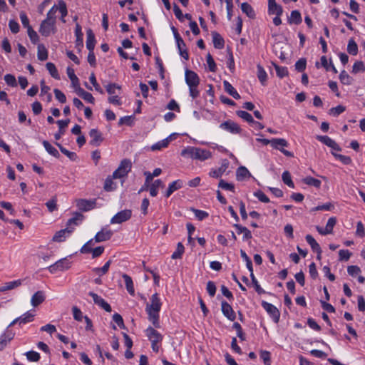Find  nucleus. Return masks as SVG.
I'll list each match as a JSON object with an SVG mask.
<instances>
[{
  "instance_id": "obj_41",
  "label": "nucleus",
  "mask_w": 365,
  "mask_h": 365,
  "mask_svg": "<svg viewBox=\"0 0 365 365\" xmlns=\"http://www.w3.org/2000/svg\"><path fill=\"white\" fill-rule=\"evenodd\" d=\"M241 9L242 12L246 14L248 17L254 18L255 16V13L252 7L248 3H242L241 4Z\"/></svg>"
},
{
  "instance_id": "obj_31",
  "label": "nucleus",
  "mask_w": 365,
  "mask_h": 365,
  "mask_svg": "<svg viewBox=\"0 0 365 365\" xmlns=\"http://www.w3.org/2000/svg\"><path fill=\"white\" fill-rule=\"evenodd\" d=\"M87 40L86 47L89 51H93L96 43L95 36L91 29H88L86 31Z\"/></svg>"
},
{
  "instance_id": "obj_38",
  "label": "nucleus",
  "mask_w": 365,
  "mask_h": 365,
  "mask_svg": "<svg viewBox=\"0 0 365 365\" xmlns=\"http://www.w3.org/2000/svg\"><path fill=\"white\" fill-rule=\"evenodd\" d=\"M97 242L95 237L90 240L81 247V252L83 254L89 253L93 248H95L94 246Z\"/></svg>"
},
{
  "instance_id": "obj_40",
  "label": "nucleus",
  "mask_w": 365,
  "mask_h": 365,
  "mask_svg": "<svg viewBox=\"0 0 365 365\" xmlns=\"http://www.w3.org/2000/svg\"><path fill=\"white\" fill-rule=\"evenodd\" d=\"M75 34L76 36V46L82 47L83 43V33L81 31V26L77 24L76 25Z\"/></svg>"
},
{
  "instance_id": "obj_48",
  "label": "nucleus",
  "mask_w": 365,
  "mask_h": 365,
  "mask_svg": "<svg viewBox=\"0 0 365 365\" xmlns=\"http://www.w3.org/2000/svg\"><path fill=\"white\" fill-rule=\"evenodd\" d=\"M135 117L133 115H128L124 116L121 118H120L118 121L119 125H125L128 126H131L134 123Z\"/></svg>"
},
{
  "instance_id": "obj_63",
  "label": "nucleus",
  "mask_w": 365,
  "mask_h": 365,
  "mask_svg": "<svg viewBox=\"0 0 365 365\" xmlns=\"http://www.w3.org/2000/svg\"><path fill=\"white\" fill-rule=\"evenodd\" d=\"M207 63L208 65L209 69L212 72H215L216 71V64L214 61V59L210 53H207L206 56Z\"/></svg>"
},
{
  "instance_id": "obj_37",
  "label": "nucleus",
  "mask_w": 365,
  "mask_h": 365,
  "mask_svg": "<svg viewBox=\"0 0 365 365\" xmlns=\"http://www.w3.org/2000/svg\"><path fill=\"white\" fill-rule=\"evenodd\" d=\"M257 77H258L260 83L263 86H264L265 83L267 81V73L264 71V69L263 68V67L259 64H258L257 66Z\"/></svg>"
},
{
  "instance_id": "obj_15",
  "label": "nucleus",
  "mask_w": 365,
  "mask_h": 365,
  "mask_svg": "<svg viewBox=\"0 0 365 365\" xmlns=\"http://www.w3.org/2000/svg\"><path fill=\"white\" fill-rule=\"evenodd\" d=\"M66 73L71 82V86L73 88V91H76L81 88L79 79L75 74L74 70L72 68L68 67Z\"/></svg>"
},
{
  "instance_id": "obj_2",
  "label": "nucleus",
  "mask_w": 365,
  "mask_h": 365,
  "mask_svg": "<svg viewBox=\"0 0 365 365\" xmlns=\"http://www.w3.org/2000/svg\"><path fill=\"white\" fill-rule=\"evenodd\" d=\"M56 7H51L46 14V18L40 24L39 33L43 36L54 34L56 31Z\"/></svg>"
},
{
  "instance_id": "obj_52",
  "label": "nucleus",
  "mask_w": 365,
  "mask_h": 365,
  "mask_svg": "<svg viewBox=\"0 0 365 365\" xmlns=\"http://www.w3.org/2000/svg\"><path fill=\"white\" fill-rule=\"evenodd\" d=\"M331 154L335 157L336 159L340 160L344 165H349L351 163V159L349 156L336 154L334 151L331 152Z\"/></svg>"
},
{
  "instance_id": "obj_53",
  "label": "nucleus",
  "mask_w": 365,
  "mask_h": 365,
  "mask_svg": "<svg viewBox=\"0 0 365 365\" xmlns=\"http://www.w3.org/2000/svg\"><path fill=\"white\" fill-rule=\"evenodd\" d=\"M237 115L248 123H252V122H254L252 116L251 115L250 113H247V111L238 110L237 111Z\"/></svg>"
},
{
  "instance_id": "obj_50",
  "label": "nucleus",
  "mask_w": 365,
  "mask_h": 365,
  "mask_svg": "<svg viewBox=\"0 0 365 365\" xmlns=\"http://www.w3.org/2000/svg\"><path fill=\"white\" fill-rule=\"evenodd\" d=\"M185 248L181 242H178L176 250L172 255V259H180L184 252Z\"/></svg>"
},
{
  "instance_id": "obj_28",
  "label": "nucleus",
  "mask_w": 365,
  "mask_h": 365,
  "mask_svg": "<svg viewBox=\"0 0 365 365\" xmlns=\"http://www.w3.org/2000/svg\"><path fill=\"white\" fill-rule=\"evenodd\" d=\"M182 186V182L180 180L172 182L169 185L168 188L165 192V197H169L175 191L181 188Z\"/></svg>"
},
{
  "instance_id": "obj_13",
  "label": "nucleus",
  "mask_w": 365,
  "mask_h": 365,
  "mask_svg": "<svg viewBox=\"0 0 365 365\" xmlns=\"http://www.w3.org/2000/svg\"><path fill=\"white\" fill-rule=\"evenodd\" d=\"M73 231V227H67L66 229L58 231L53 237V240L55 242H63Z\"/></svg>"
},
{
  "instance_id": "obj_19",
  "label": "nucleus",
  "mask_w": 365,
  "mask_h": 365,
  "mask_svg": "<svg viewBox=\"0 0 365 365\" xmlns=\"http://www.w3.org/2000/svg\"><path fill=\"white\" fill-rule=\"evenodd\" d=\"M14 334L6 331L0 336V350L4 349L9 342L14 338Z\"/></svg>"
},
{
  "instance_id": "obj_4",
  "label": "nucleus",
  "mask_w": 365,
  "mask_h": 365,
  "mask_svg": "<svg viewBox=\"0 0 365 365\" xmlns=\"http://www.w3.org/2000/svg\"><path fill=\"white\" fill-rule=\"evenodd\" d=\"M185 82L189 87L190 96L196 98L200 96V91L197 87L200 84V78L197 74L190 70H186L185 73Z\"/></svg>"
},
{
  "instance_id": "obj_45",
  "label": "nucleus",
  "mask_w": 365,
  "mask_h": 365,
  "mask_svg": "<svg viewBox=\"0 0 365 365\" xmlns=\"http://www.w3.org/2000/svg\"><path fill=\"white\" fill-rule=\"evenodd\" d=\"M89 135L91 138V140L90 141L91 144L97 145L98 142L101 140V135L99 132L96 129L91 130Z\"/></svg>"
},
{
  "instance_id": "obj_49",
  "label": "nucleus",
  "mask_w": 365,
  "mask_h": 365,
  "mask_svg": "<svg viewBox=\"0 0 365 365\" xmlns=\"http://www.w3.org/2000/svg\"><path fill=\"white\" fill-rule=\"evenodd\" d=\"M365 71V66L364 63L361 61H356L352 67L351 72L354 74L360 73V72H364Z\"/></svg>"
},
{
  "instance_id": "obj_60",
  "label": "nucleus",
  "mask_w": 365,
  "mask_h": 365,
  "mask_svg": "<svg viewBox=\"0 0 365 365\" xmlns=\"http://www.w3.org/2000/svg\"><path fill=\"white\" fill-rule=\"evenodd\" d=\"M334 208V205L331 202H327L322 205H318L312 209V212L319 211V210H331Z\"/></svg>"
},
{
  "instance_id": "obj_21",
  "label": "nucleus",
  "mask_w": 365,
  "mask_h": 365,
  "mask_svg": "<svg viewBox=\"0 0 365 365\" xmlns=\"http://www.w3.org/2000/svg\"><path fill=\"white\" fill-rule=\"evenodd\" d=\"M112 231L108 230L106 228L101 230V231L98 232L96 236V241L98 242H103L109 240L112 236Z\"/></svg>"
},
{
  "instance_id": "obj_12",
  "label": "nucleus",
  "mask_w": 365,
  "mask_h": 365,
  "mask_svg": "<svg viewBox=\"0 0 365 365\" xmlns=\"http://www.w3.org/2000/svg\"><path fill=\"white\" fill-rule=\"evenodd\" d=\"M89 295L92 297L95 304H98L99 307H101L106 312H111V307L103 298H101L97 294L93 292H90Z\"/></svg>"
},
{
  "instance_id": "obj_23",
  "label": "nucleus",
  "mask_w": 365,
  "mask_h": 365,
  "mask_svg": "<svg viewBox=\"0 0 365 365\" xmlns=\"http://www.w3.org/2000/svg\"><path fill=\"white\" fill-rule=\"evenodd\" d=\"M233 226L237 229V234L243 235V240H248L252 237L251 232L246 227L242 226L241 225H239L237 223L234 224Z\"/></svg>"
},
{
  "instance_id": "obj_64",
  "label": "nucleus",
  "mask_w": 365,
  "mask_h": 365,
  "mask_svg": "<svg viewBox=\"0 0 365 365\" xmlns=\"http://www.w3.org/2000/svg\"><path fill=\"white\" fill-rule=\"evenodd\" d=\"M254 195L261 202L267 203L269 202L268 197L261 190H258L254 193Z\"/></svg>"
},
{
  "instance_id": "obj_18",
  "label": "nucleus",
  "mask_w": 365,
  "mask_h": 365,
  "mask_svg": "<svg viewBox=\"0 0 365 365\" xmlns=\"http://www.w3.org/2000/svg\"><path fill=\"white\" fill-rule=\"evenodd\" d=\"M132 215L130 210H124L115 214V223H122L128 220Z\"/></svg>"
},
{
  "instance_id": "obj_3",
  "label": "nucleus",
  "mask_w": 365,
  "mask_h": 365,
  "mask_svg": "<svg viewBox=\"0 0 365 365\" xmlns=\"http://www.w3.org/2000/svg\"><path fill=\"white\" fill-rule=\"evenodd\" d=\"M181 155L204 161L212 157V153L207 149L189 146L182 150Z\"/></svg>"
},
{
  "instance_id": "obj_56",
  "label": "nucleus",
  "mask_w": 365,
  "mask_h": 365,
  "mask_svg": "<svg viewBox=\"0 0 365 365\" xmlns=\"http://www.w3.org/2000/svg\"><path fill=\"white\" fill-rule=\"evenodd\" d=\"M273 65L275 68L277 76H279V78H283L288 75V70L286 67H280L274 63Z\"/></svg>"
},
{
  "instance_id": "obj_35",
  "label": "nucleus",
  "mask_w": 365,
  "mask_h": 365,
  "mask_svg": "<svg viewBox=\"0 0 365 365\" xmlns=\"http://www.w3.org/2000/svg\"><path fill=\"white\" fill-rule=\"evenodd\" d=\"M302 182L306 185L314 186V187L319 188L321 187V181L318 179L314 178L311 176L306 177L302 179Z\"/></svg>"
},
{
  "instance_id": "obj_27",
  "label": "nucleus",
  "mask_w": 365,
  "mask_h": 365,
  "mask_svg": "<svg viewBox=\"0 0 365 365\" xmlns=\"http://www.w3.org/2000/svg\"><path fill=\"white\" fill-rule=\"evenodd\" d=\"M212 41L215 48L222 49L225 46L223 38L216 31L212 33Z\"/></svg>"
},
{
  "instance_id": "obj_54",
  "label": "nucleus",
  "mask_w": 365,
  "mask_h": 365,
  "mask_svg": "<svg viewBox=\"0 0 365 365\" xmlns=\"http://www.w3.org/2000/svg\"><path fill=\"white\" fill-rule=\"evenodd\" d=\"M336 223V218L335 217H331L328 220V222L326 225L325 230L328 234H331L333 232V228Z\"/></svg>"
},
{
  "instance_id": "obj_39",
  "label": "nucleus",
  "mask_w": 365,
  "mask_h": 365,
  "mask_svg": "<svg viewBox=\"0 0 365 365\" xmlns=\"http://www.w3.org/2000/svg\"><path fill=\"white\" fill-rule=\"evenodd\" d=\"M163 182L160 180H156L154 181V182L151 185L150 187V194L153 197H155L158 195V188L160 187H163Z\"/></svg>"
},
{
  "instance_id": "obj_24",
  "label": "nucleus",
  "mask_w": 365,
  "mask_h": 365,
  "mask_svg": "<svg viewBox=\"0 0 365 365\" xmlns=\"http://www.w3.org/2000/svg\"><path fill=\"white\" fill-rule=\"evenodd\" d=\"M174 135H170L169 137H168L167 138L165 139H163L155 144H153L152 146H151V150L155 151V150H161L162 148H166L168 146L170 142L173 140V136Z\"/></svg>"
},
{
  "instance_id": "obj_6",
  "label": "nucleus",
  "mask_w": 365,
  "mask_h": 365,
  "mask_svg": "<svg viewBox=\"0 0 365 365\" xmlns=\"http://www.w3.org/2000/svg\"><path fill=\"white\" fill-rule=\"evenodd\" d=\"M132 163L130 160H123L117 169H115V179L125 177L130 171Z\"/></svg>"
},
{
  "instance_id": "obj_16",
  "label": "nucleus",
  "mask_w": 365,
  "mask_h": 365,
  "mask_svg": "<svg viewBox=\"0 0 365 365\" xmlns=\"http://www.w3.org/2000/svg\"><path fill=\"white\" fill-rule=\"evenodd\" d=\"M268 13L270 15L281 16L283 13V9L276 3L275 0L268 1Z\"/></svg>"
},
{
  "instance_id": "obj_30",
  "label": "nucleus",
  "mask_w": 365,
  "mask_h": 365,
  "mask_svg": "<svg viewBox=\"0 0 365 365\" xmlns=\"http://www.w3.org/2000/svg\"><path fill=\"white\" fill-rule=\"evenodd\" d=\"M305 238L307 243L311 246L314 252H316L317 254H322V251L319 243L314 240V238L312 235H307Z\"/></svg>"
},
{
  "instance_id": "obj_55",
  "label": "nucleus",
  "mask_w": 365,
  "mask_h": 365,
  "mask_svg": "<svg viewBox=\"0 0 365 365\" xmlns=\"http://www.w3.org/2000/svg\"><path fill=\"white\" fill-rule=\"evenodd\" d=\"M83 220V215L76 214L73 217L71 218L67 223L68 227H71L72 225H78Z\"/></svg>"
},
{
  "instance_id": "obj_34",
  "label": "nucleus",
  "mask_w": 365,
  "mask_h": 365,
  "mask_svg": "<svg viewBox=\"0 0 365 365\" xmlns=\"http://www.w3.org/2000/svg\"><path fill=\"white\" fill-rule=\"evenodd\" d=\"M21 284V280H15V281H12V282H9L0 287V291L4 292L6 290H11L16 287H19Z\"/></svg>"
},
{
  "instance_id": "obj_26",
  "label": "nucleus",
  "mask_w": 365,
  "mask_h": 365,
  "mask_svg": "<svg viewBox=\"0 0 365 365\" xmlns=\"http://www.w3.org/2000/svg\"><path fill=\"white\" fill-rule=\"evenodd\" d=\"M74 92L86 102L92 104L94 103L95 99L93 96L90 93L84 91L81 87Z\"/></svg>"
},
{
  "instance_id": "obj_42",
  "label": "nucleus",
  "mask_w": 365,
  "mask_h": 365,
  "mask_svg": "<svg viewBox=\"0 0 365 365\" xmlns=\"http://www.w3.org/2000/svg\"><path fill=\"white\" fill-rule=\"evenodd\" d=\"M347 51L349 54L356 56L358 53V46L353 38L349 40Z\"/></svg>"
},
{
  "instance_id": "obj_11",
  "label": "nucleus",
  "mask_w": 365,
  "mask_h": 365,
  "mask_svg": "<svg viewBox=\"0 0 365 365\" xmlns=\"http://www.w3.org/2000/svg\"><path fill=\"white\" fill-rule=\"evenodd\" d=\"M146 336L151 343H160L163 340V336L155 329L149 327L146 330Z\"/></svg>"
},
{
  "instance_id": "obj_51",
  "label": "nucleus",
  "mask_w": 365,
  "mask_h": 365,
  "mask_svg": "<svg viewBox=\"0 0 365 365\" xmlns=\"http://www.w3.org/2000/svg\"><path fill=\"white\" fill-rule=\"evenodd\" d=\"M250 173L249 170L244 166H240L237 170V178L241 180L247 176H250Z\"/></svg>"
},
{
  "instance_id": "obj_36",
  "label": "nucleus",
  "mask_w": 365,
  "mask_h": 365,
  "mask_svg": "<svg viewBox=\"0 0 365 365\" xmlns=\"http://www.w3.org/2000/svg\"><path fill=\"white\" fill-rule=\"evenodd\" d=\"M37 50V56L38 60L45 61L48 58V51L43 44H39Z\"/></svg>"
},
{
  "instance_id": "obj_46",
  "label": "nucleus",
  "mask_w": 365,
  "mask_h": 365,
  "mask_svg": "<svg viewBox=\"0 0 365 365\" xmlns=\"http://www.w3.org/2000/svg\"><path fill=\"white\" fill-rule=\"evenodd\" d=\"M43 145L46 150L51 155L54 157H58L59 153L58 150L53 147L48 141L44 140Z\"/></svg>"
},
{
  "instance_id": "obj_17",
  "label": "nucleus",
  "mask_w": 365,
  "mask_h": 365,
  "mask_svg": "<svg viewBox=\"0 0 365 365\" xmlns=\"http://www.w3.org/2000/svg\"><path fill=\"white\" fill-rule=\"evenodd\" d=\"M77 207L82 211H88L95 207V202L86 200H78L76 202Z\"/></svg>"
},
{
  "instance_id": "obj_47",
  "label": "nucleus",
  "mask_w": 365,
  "mask_h": 365,
  "mask_svg": "<svg viewBox=\"0 0 365 365\" xmlns=\"http://www.w3.org/2000/svg\"><path fill=\"white\" fill-rule=\"evenodd\" d=\"M282 178L284 183L286 184L287 186H289L291 188L294 187V184L292 180L291 175H290L289 172L284 171L282 173Z\"/></svg>"
},
{
  "instance_id": "obj_5",
  "label": "nucleus",
  "mask_w": 365,
  "mask_h": 365,
  "mask_svg": "<svg viewBox=\"0 0 365 365\" xmlns=\"http://www.w3.org/2000/svg\"><path fill=\"white\" fill-rule=\"evenodd\" d=\"M289 143L287 140L284 138H272V147L274 149L279 150L287 157L292 158L294 157V154L292 152L284 148V147H287Z\"/></svg>"
},
{
  "instance_id": "obj_20",
  "label": "nucleus",
  "mask_w": 365,
  "mask_h": 365,
  "mask_svg": "<svg viewBox=\"0 0 365 365\" xmlns=\"http://www.w3.org/2000/svg\"><path fill=\"white\" fill-rule=\"evenodd\" d=\"M52 7H56L55 9V14H56L57 11H59L61 15V21L65 23V17L66 16L68 11H67V7L66 4L63 1H58V4L53 5Z\"/></svg>"
},
{
  "instance_id": "obj_44",
  "label": "nucleus",
  "mask_w": 365,
  "mask_h": 365,
  "mask_svg": "<svg viewBox=\"0 0 365 365\" xmlns=\"http://www.w3.org/2000/svg\"><path fill=\"white\" fill-rule=\"evenodd\" d=\"M339 80L344 85H351L353 81V78L344 70L340 73Z\"/></svg>"
},
{
  "instance_id": "obj_33",
  "label": "nucleus",
  "mask_w": 365,
  "mask_h": 365,
  "mask_svg": "<svg viewBox=\"0 0 365 365\" xmlns=\"http://www.w3.org/2000/svg\"><path fill=\"white\" fill-rule=\"evenodd\" d=\"M34 314L31 312H26V313L23 314L21 316L18 317V319H19V324H25L26 323L31 322L34 320Z\"/></svg>"
},
{
  "instance_id": "obj_32",
  "label": "nucleus",
  "mask_w": 365,
  "mask_h": 365,
  "mask_svg": "<svg viewBox=\"0 0 365 365\" xmlns=\"http://www.w3.org/2000/svg\"><path fill=\"white\" fill-rule=\"evenodd\" d=\"M289 24H299L302 22L301 14L299 11L294 10L291 12L290 17L288 19Z\"/></svg>"
},
{
  "instance_id": "obj_25",
  "label": "nucleus",
  "mask_w": 365,
  "mask_h": 365,
  "mask_svg": "<svg viewBox=\"0 0 365 365\" xmlns=\"http://www.w3.org/2000/svg\"><path fill=\"white\" fill-rule=\"evenodd\" d=\"M122 277L124 279L125 286L128 291V292L131 295H135V289L133 285V282L130 276L126 274H123Z\"/></svg>"
},
{
  "instance_id": "obj_22",
  "label": "nucleus",
  "mask_w": 365,
  "mask_h": 365,
  "mask_svg": "<svg viewBox=\"0 0 365 365\" xmlns=\"http://www.w3.org/2000/svg\"><path fill=\"white\" fill-rule=\"evenodd\" d=\"M45 300V295L42 291H38L33 294L31 299V304L33 307H37Z\"/></svg>"
},
{
  "instance_id": "obj_10",
  "label": "nucleus",
  "mask_w": 365,
  "mask_h": 365,
  "mask_svg": "<svg viewBox=\"0 0 365 365\" xmlns=\"http://www.w3.org/2000/svg\"><path fill=\"white\" fill-rule=\"evenodd\" d=\"M317 139L331 148L333 150L341 151V148L339 145L331 138L327 135H317Z\"/></svg>"
},
{
  "instance_id": "obj_7",
  "label": "nucleus",
  "mask_w": 365,
  "mask_h": 365,
  "mask_svg": "<svg viewBox=\"0 0 365 365\" xmlns=\"http://www.w3.org/2000/svg\"><path fill=\"white\" fill-rule=\"evenodd\" d=\"M70 267L71 262L67 258H63L49 266L48 269L51 273L53 274L58 272L67 270Z\"/></svg>"
},
{
  "instance_id": "obj_14",
  "label": "nucleus",
  "mask_w": 365,
  "mask_h": 365,
  "mask_svg": "<svg viewBox=\"0 0 365 365\" xmlns=\"http://www.w3.org/2000/svg\"><path fill=\"white\" fill-rule=\"evenodd\" d=\"M221 307L223 314L230 320L234 321L236 315L232 307L225 301L222 302Z\"/></svg>"
},
{
  "instance_id": "obj_43",
  "label": "nucleus",
  "mask_w": 365,
  "mask_h": 365,
  "mask_svg": "<svg viewBox=\"0 0 365 365\" xmlns=\"http://www.w3.org/2000/svg\"><path fill=\"white\" fill-rule=\"evenodd\" d=\"M46 66L49 73L53 78L57 80L60 79V76L58 74L57 68L53 63L48 62L46 63Z\"/></svg>"
},
{
  "instance_id": "obj_1",
  "label": "nucleus",
  "mask_w": 365,
  "mask_h": 365,
  "mask_svg": "<svg viewBox=\"0 0 365 365\" xmlns=\"http://www.w3.org/2000/svg\"><path fill=\"white\" fill-rule=\"evenodd\" d=\"M162 303L158 293L151 296L150 303L146 304L145 311L148 315V319L153 323L155 327H160L159 312Z\"/></svg>"
},
{
  "instance_id": "obj_58",
  "label": "nucleus",
  "mask_w": 365,
  "mask_h": 365,
  "mask_svg": "<svg viewBox=\"0 0 365 365\" xmlns=\"http://www.w3.org/2000/svg\"><path fill=\"white\" fill-rule=\"evenodd\" d=\"M192 212L195 213L196 218L199 220H202L209 216V214L203 210L192 208Z\"/></svg>"
},
{
  "instance_id": "obj_61",
  "label": "nucleus",
  "mask_w": 365,
  "mask_h": 365,
  "mask_svg": "<svg viewBox=\"0 0 365 365\" xmlns=\"http://www.w3.org/2000/svg\"><path fill=\"white\" fill-rule=\"evenodd\" d=\"M307 61L305 58H302L299 59L295 63V68L297 71L302 72L304 71L306 68Z\"/></svg>"
},
{
  "instance_id": "obj_59",
  "label": "nucleus",
  "mask_w": 365,
  "mask_h": 365,
  "mask_svg": "<svg viewBox=\"0 0 365 365\" xmlns=\"http://www.w3.org/2000/svg\"><path fill=\"white\" fill-rule=\"evenodd\" d=\"M26 358L30 361H38L40 359V355L38 352L30 351L25 354Z\"/></svg>"
},
{
  "instance_id": "obj_9",
  "label": "nucleus",
  "mask_w": 365,
  "mask_h": 365,
  "mask_svg": "<svg viewBox=\"0 0 365 365\" xmlns=\"http://www.w3.org/2000/svg\"><path fill=\"white\" fill-rule=\"evenodd\" d=\"M220 128L233 134L240 133L242 130L237 123L230 120L221 123Z\"/></svg>"
},
{
  "instance_id": "obj_57",
  "label": "nucleus",
  "mask_w": 365,
  "mask_h": 365,
  "mask_svg": "<svg viewBox=\"0 0 365 365\" xmlns=\"http://www.w3.org/2000/svg\"><path fill=\"white\" fill-rule=\"evenodd\" d=\"M346 108L344 106L339 105L336 107L331 108L329 110V114L332 115L334 116H338L341 113H342L344 111H345Z\"/></svg>"
},
{
  "instance_id": "obj_29",
  "label": "nucleus",
  "mask_w": 365,
  "mask_h": 365,
  "mask_svg": "<svg viewBox=\"0 0 365 365\" xmlns=\"http://www.w3.org/2000/svg\"><path fill=\"white\" fill-rule=\"evenodd\" d=\"M223 86L225 91L229 93L232 97L235 99H240V96L237 93V91L235 89V88L227 81L223 82Z\"/></svg>"
},
{
  "instance_id": "obj_62",
  "label": "nucleus",
  "mask_w": 365,
  "mask_h": 365,
  "mask_svg": "<svg viewBox=\"0 0 365 365\" xmlns=\"http://www.w3.org/2000/svg\"><path fill=\"white\" fill-rule=\"evenodd\" d=\"M233 328L237 331V336L242 340H245V334L242 331L241 325L238 322H235L233 324Z\"/></svg>"
},
{
  "instance_id": "obj_8",
  "label": "nucleus",
  "mask_w": 365,
  "mask_h": 365,
  "mask_svg": "<svg viewBox=\"0 0 365 365\" xmlns=\"http://www.w3.org/2000/svg\"><path fill=\"white\" fill-rule=\"evenodd\" d=\"M262 307L271 316L275 323L279 322L280 313L276 307L265 301L262 302Z\"/></svg>"
}]
</instances>
